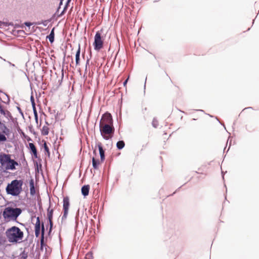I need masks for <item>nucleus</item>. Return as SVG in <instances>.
Masks as SVG:
<instances>
[{
    "label": "nucleus",
    "instance_id": "7",
    "mask_svg": "<svg viewBox=\"0 0 259 259\" xmlns=\"http://www.w3.org/2000/svg\"><path fill=\"white\" fill-rule=\"evenodd\" d=\"M37 143L40 146L41 150L44 149L45 154L48 157H50L51 153L47 142L45 140H42V141H40V139L38 138Z\"/></svg>",
    "mask_w": 259,
    "mask_h": 259
},
{
    "label": "nucleus",
    "instance_id": "50",
    "mask_svg": "<svg viewBox=\"0 0 259 259\" xmlns=\"http://www.w3.org/2000/svg\"><path fill=\"white\" fill-rule=\"evenodd\" d=\"M129 78H130V76H128L127 77V78L123 81V85L124 87H126V84H127V81L129 79Z\"/></svg>",
    "mask_w": 259,
    "mask_h": 259
},
{
    "label": "nucleus",
    "instance_id": "8",
    "mask_svg": "<svg viewBox=\"0 0 259 259\" xmlns=\"http://www.w3.org/2000/svg\"><path fill=\"white\" fill-rule=\"evenodd\" d=\"M101 120V123H109L110 124H113V119L112 115L111 113L107 111L102 115Z\"/></svg>",
    "mask_w": 259,
    "mask_h": 259
},
{
    "label": "nucleus",
    "instance_id": "42",
    "mask_svg": "<svg viewBox=\"0 0 259 259\" xmlns=\"http://www.w3.org/2000/svg\"><path fill=\"white\" fill-rule=\"evenodd\" d=\"M29 187H34V181L32 178L31 177L30 180L29 182Z\"/></svg>",
    "mask_w": 259,
    "mask_h": 259
},
{
    "label": "nucleus",
    "instance_id": "45",
    "mask_svg": "<svg viewBox=\"0 0 259 259\" xmlns=\"http://www.w3.org/2000/svg\"><path fill=\"white\" fill-rule=\"evenodd\" d=\"M16 108L17 110L18 111L19 113L21 114V115L22 117H24V113L22 110H21V108L18 106L16 107Z\"/></svg>",
    "mask_w": 259,
    "mask_h": 259
},
{
    "label": "nucleus",
    "instance_id": "32",
    "mask_svg": "<svg viewBox=\"0 0 259 259\" xmlns=\"http://www.w3.org/2000/svg\"><path fill=\"white\" fill-rule=\"evenodd\" d=\"M28 129L30 132H31L32 134H33L35 136V138H36L37 136L38 135V134L36 132H35L33 127V126L32 125H30L28 126Z\"/></svg>",
    "mask_w": 259,
    "mask_h": 259
},
{
    "label": "nucleus",
    "instance_id": "55",
    "mask_svg": "<svg viewBox=\"0 0 259 259\" xmlns=\"http://www.w3.org/2000/svg\"><path fill=\"white\" fill-rule=\"evenodd\" d=\"M9 22H3V28L4 27H8L9 26Z\"/></svg>",
    "mask_w": 259,
    "mask_h": 259
},
{
    "label": "nucleus",
    "instance_id": "47",
    "mask_svg": "<svg viewBox=\"0 0 259 259\" xmlns=\"http://www.w3.org/2000/svg\"><path fill=\"white\" fill-rule=\"evenodd\" d=\"M17 128V131L19 132L20 134H21L23 132V131L21 129L20 126H19V124H18V125L15 126Z\"/></svg>",
    "mask_w": 259,
    "mask_h": 259
},
{
    "label": "nucleus",
    "instance_id": "48",
    "mask_svg": "<svg viewBox=\"0 0 259 259\" xmlns=\"http://www.w3.org/2000/svg\"><path fill=\"white\" fill-rule=\"evenodd\" d=\"M35 213H36L35 212H33V214H31V221H32L33 220L34 218L36 219L37 217H36Z\"/></svg>",
    "mask_w": 259,
    "mask_h": 259
},
{
    "label": "nucleus",
    "instance_id": "15",
    "mask_svg": "<svg viewBox=\"0 0 259 259\" xmlns=\"http://www.w3.org/2000/svg\"><path fill=\"white\" fill-rule=\"evenodd\" d=\"M71 0H67L66 3H65V4L64 6V8H63V10L61 12V13L60 14H57V17H61L63 15L65 14V13L66 12L69 5H70V3L71 2Z\"/></svg>",
    "mask_w": 259,
    "mask_h": 259
},
{
    "label": "nucleus",
    "instance_id": "33",
    "mask_svg": "<svg viewBox=\"0 0 259 259\" xmlns=\"http://www.w3.org/2000/svg\"><path fill=\"white\" fill-rule=\"evenodd\" d=\"M20 135L23 138L26 139L29 143H30L29 142L32 141L31 138L26 135L24 132L22 133Z\"/></svg>",
    "mask_w": 259,
    "mask_h": 259
},
{
    "label": "nucleus",
    "instance_id": "14",
    "mask_svg": "<svg viewBox=\"0 0 259 259\" xmlns=\"http://www.w3.org/2000/svg\"><path fill=\"white\" fill-rule=\"evenodd\" d=\"M90 187L89 185H84L81 188V194L84 198L89 195Z\"/></svg>",
    "mask_w": 259,
    "mask_h": 259
},
{
    "label": "nucleus",
    "instance_id": "36",
    "mask_svg": "<svg viewBox=\"0 0 259 259\" xmlns=\"http://www.w3.org/2000/svg\"><path fill=\"white\" fill-rule=\"evenodd\" d=\"M30 194L31 196H34L36 195L35 186L30 187Z\"/></svg>",
    "mask_w": 259,
    "mask_h": 259
},
{
    "label": "nucleus",
    "instance_id": "57",
    "mask_svg": "<svg viewBox=\"0 0 259 259\" xmlns=\"http://www.w3.org/2000/svg\"><path fill=\"white\" fill-rule=\"evenodd\" d=\"M31 105H32V110L33 109H36V104H35V103H31Z\"/></svg>",
    "mask_w": 259,
    "mask_h": 259
},
{
    "label": "nucleus",
    "instance_id": "34",
    "mask_svg": "<svg viewBox=\"0 0 259 259\" xmlns=\"http://www.w3.org/2000/svg\"><path fill=\"white\" fill-rule=\"evenodd\" d=\"M7 141V137H4L3 133L0 132V143H4Z\"/></svg>",
    "mask_w": 259,
    "mask_h": 259
},
{
    "label": "nucleus",
    "instance_id": "20",
    "mask_svg": "<svg viewBox=\"0 0 259 259\" xmlns=\"http://www.w3.org/2000/svg\"><path fill=\"white\" fill-rule=\"evenodd\" d=\"M2 131L1 132V133H3L4 135V137H9L11 133V131L9 128L7 127V126L4 124L1 129Z\"/></svg>",
    "mask_w": 259,
    "mask_h": 259
},
{
    "label": "nucleus",
    "instance_id": "22",
    "mask_svg": "<svg viewBox=\"0 0 259 259\" xmlns=\"http://www.w3.org/2000/svg\"><path fill=\"white\" fill-rule=\"evenodd\" d=\"M34 225V230H40L41 227V222L39 217L36 218V222Z\"/></svg>",
    "mask_w": 259,
    "mask_h": 259
},
{
    "label": "nucleus",
    "instance_id": "61",
    "mask_svg": "<svg viewBox=\"0 0 259 259\" xmlns=\"http://www.w3.org/2000/svg\"><path fill=\"white\" fill-rule=\"evenodd\" d=\"M59 1H60V2H59V6L60 7H61L63 5V3L64 0H59Z\"/></svg>",
    "mask_w": 259,
    "mask_h": 259
},
{
    "label": "nucleus",
    "instance_id": "23",
    "mask_svg": "<svg viewBox=\"0 0 259 259\" xmlns=\"http://www.w3.org/2000/svg\"><path fill=\"white\" fill-rule=\"evenodd\" d=\"M125 146V143L123 140H119L116 143V148L118 150L122 149Z\"/></svg>",
    "mask_w": 259,
    "mask_h": 259
},
{
    "label": "nucleus",
    "instance_id": "37",
    "mask_svg": "<svg viewBox=\"0 0 259 259\" xmlns=\"http://www.w3.org/2000/svg\"><path fill=\"white\" fill-rule=\"evenodd\" d=\"M152 125L154 128H157L158 125V121L156 119V118H154L153 119L152 122Z\"/></svg>",
    "mask_w": 259,
    "mask_h": 259
},
{
    "label": "nucleus",
    "instance_id": "29",
    "mask_svg": "<svg viewBox=\"0 0 259 259\" xmlns=\"http://www.w3.org/2000/svg\"><path fill=\"white\" fill-rule=\"evenodd\" d=\"M19 259H27L28 257V252H26L25 250L22 251L19 255Z\"/></svg>",
    "mask_w": 259,
    "mask_h": 259
},
{
    "label": "nucleus",
    "instance_id": "17",
    "mask_svg": "<svg viewBox=\"0 0 259 259\" xmlns=\"http://www.w3.org/2000/svg\"><path fill=\"white\" fill-rule=\"evenodd\" d=\"M80 45L78 44V49L75 54V64L76 65H79L80 63Z\"/></svg>",
    "mask_w": 259,
    "mask_h": 259
},
{
    "label": "nucleus",
    "instance_id": "60",
    "mask_svg": "<svg viewBox=\"0 0 259 259\" xmlns=\"http://www.w3.org/2000/svg\"><path fill=\"white\" fill-rule=\"evenodd\" d=\"M182 187V186L180 187L179 188H178V189H177L172 194L169 195V196H173Z\"/></svg>",
    "mask_w": 259,
    "mask_h": 259
},
{
    "label": "nucleus",
    "instance_id": "12",
    "mask_svg": "<svg viewBox=\"0 0 259 259\" xmlns=\"http://www.w3.org/2000/svg\"><path fill=\"white\" fill-rule=\"evenodd\" d=\"M20 165H21L20 162H18L15 161L14 159L11 158L7 167H6V170H14L16 169V166Z\"/></svg>",
    "mask_w": 259,
    "mask_h": 259
},
{
    "label": "nucleus",
    "instance_id": "26",
    "mask_svg": "<svg viewBox=\"0 0 259 259\" xmlns=\"http://www.w3.org/2000/svg\"><path fill=\"white\" fill-rule=\"evenodd\" d=\"M41 135L43 136H47L49 133V128L46 125H44L41 130Z\"/></svg>",
    "mask_w": 259,
    "mask_h": 259
},
{
    "label": "nucleus",
    "instance_id": "41",
    "mask_svg": "<svg viewBox=\"0 0 259 259\" xmlns=\"http://www.w3.org/2000/svg\"><path fill=\"white\" fill-rule=\"evenodd\" d=\"M9 120H11V122H13V123H14V124H15V126H16V125H18V121H17V118H13V117L12 116V118H10V119H9Z\"/></svg>",
    "mask_w": 259,
    "mask_h": 259
},
{
    "label": "nucleus",
    "instance_id": "9",
    "mask_svg": "<svg viewBox=\"0 0 259 259\" xmlns=\"http://www.w3.org/2000/svg\"><path fill=\"white\" fill-rule=\"evenodd\" d=\"M2 215L6 222L10 221L11 220L12 207H6L3 210Z\"/></svg>",
    "mask_w": 259,
    "mask_h": 259
},
{
    "label": "nucleus",
    "instance_id": "52",
    "mask_svg": "<svg viewBox=\"0 0 259 259\" xmlns=\"http://www.w3.org/2000/svg\"><path fill=\"white\" fill-rule=\"evenodd\" d=\"M41 23H42V25H43L44 26H46L48 24V23L46 20H41Z\"/></svg>",
    "mask_w": 259,
    "mask_h": 259
},
{
    "label": "nucleus",
    "instance_id": "56",
    "mask_svg": "<svg viewBox=\"0 0 259 259\" xmlns=\"http://www.w3.org/2000/svg\"><path fill=\"white\" fill-rule=\"evenodd\" d=\"M215 119H217V120L219 122V123H220L221 125H223V126L225 127V128H226V127H225V125L224 123H222V122H221V121H220V120H219V118H218V117H215Z\"/></svg>",
    "mask_w": 259,
    "mask_h": 259
},
{
    "label": "nucleus",
    "instance_id": "63",
    "mask_svg": "<svg viewBox=\"0 0 259 259\" xmlns=\"http://www.w3.org/2000/svg\"><path fill=\"white\" fill-rule=\"evenodd\" d=\"M34 119H35V121L36 123L37 124H38V117H34Z\"/></svg>",
    "mask_w": 259,
    "mask_h": 259
},
{
    "label": "nucleus",
    "instance_id": "16",
    "mask_svg": "<svg viewBox=\"0 0 259 259\" xmlns=\"http://www.w3.org/2000/svg\"><path fill=\"white\" fill-rule=\"evenodd\" d=\"M55 27H53L50 33V34L47 36L46 38L48 39L51 44H52L55 41Z\"/></svg>",
    "mask_w": 259,
    "mask_h": 259
},
{
    "label": "nucleus",
    "instance_id": "51",
    "mask_svg": "<svg viewBox=\"0 0 259 259\" xmlns=\"http://www.w3.org/2000/svg\"><path fill=\"white\" fill-rule=\"evenodd\" d=\"M61 115V113H59V112H57L56 114L55 115V119L56 120H58L59 119V116Z\"/></svg>",
    "mask_w": 259,
    "mask_h": 259
},
{
    "label": "nucleus",
    "instance_id": "6",
    "mask_svg": "<svg viewBox=\"0 0 259 259\" xmlns=\"http://www.w3.org/2000/svg\"><path fill=\"white\" fill-rule=\"evenodd\" d=\"M11 159V155L9 154H6L5 153H0V164L2 168H4L6 169V167H7Z\"/></svg>",
    "mask_w": 259,
    "mask_h": 259
},
{
    "label": "nucleus",
    "instance_id": "21",
    "mask_svg": "<svg viewBox=\"0 0 259 259\" xmlns=\"http://www.w3.org/2000/svg\"><path fill=\"white\" fill-rule=\"evenodd\" d=\"M40 250L42 251L44 250V247H45L46 252V253H47L48 251V249L51 250V248L47 244H45L44 243V240L40 239Z\"/></svg>",
    "mask_w": 259,
    "mask_h": 259
},
{
    "label": "nucleus",
    "instance_id": "18",
    "mask_svg": "<svg viewBox=\"0 0 259 259\" xmlns=\"http://www.w3.org/2000/svg\"><path fill=\"white\" fill-rule=\"evenodd\" d=\"M92 165L94 169H98L101 161L98 159L93 156L92 158Z\"/></svg>",
    "mask_w": 259,
    "mask_h": 259
},
{
    "label": "nucleus",
    "instance_id": "25",
    "mask_svg": "<svg viewBox=\"0 0 259 259\" xmlns=\"http://www.w3.org/2000/svg\"><path fill=\"white\" fill-rule=\"evenodd\" d=\"M34 165L35 166V173H39V170H41L42 165L41 163L38 164L36 161H34Z\"/></svg>",
    "mask_w": 259,
    "mask_h": 259
},
{
    "label": "nucleus",
    "instance_id": "39",
    "mask_svg": "<svg viewBox=\"0 0 259 259\" xmlns=\"http://www.w3.org/2000/svg\"><path fill=\"white\" fill-rule=\"evenodd\" d=\"M33 24V23H31L29 21H26L24 23V25H25V26L28 27L29 29L30 28V26H32Z\"/></svg>",
    "mask_w": 259,
    "mask_h": 259
},
{
    "label": "nucleus",
    "instance_id": "38",
    "mask_svg": "<svg viewBox=\"0 0 259 259\" xmlns=\"http://www.w3.org/2000/svg\"><path fill=\"white\" fill-rule=\"evenodd\" d=\"M32 157L35 159H38L39 161H41V159H40V157L38 156V151L36 152L35 153H32L31 154Z\"/></svg>",
    "mask_w": 259,
    "mask_h": 259
},
{
    "label": "nucleus",
    "instance_id": "64",
    "mask_svg": "<svg viewBox=\"0 0 259 259\" xmlns=\"http://www.w3.org/2000/svg\"><path fill=\"white\" fill-rule=\"evenodd\" d=\"M1 112H4V108L3 107V106L0 104V113Z\"/></svg>",
    "mask_w": 259,
    "mask_h": 259
},
{
    "label": "nucleus",
    "instance_id": "19",
    "mask_svg": "<svg viewBox=\"0 0 259 259\" xmlns=\"http://www.w3.org/2000/svg\"><path fill=\"white\" fill-rule=\"evenodd\" d=\"M28 149L29 150V153L32 154V153H35L37 151V149L35 146V145L33 143H29L28 146H27Z\"/></svg>",
    "mask_w": 259,
    "mask_h": 259
},
{
    "label": "nucleus",
    "instance_id": "2",
    "mask_svg": "<svg viewBox=\"0 0 259 259\" xmlns=\"http://www.w3.org/2000/svg\"><path fill=\"white\" fill-rule=\"evenodd\" d=\"M24 184L23 180L22 179H15L10 183H8L6 187V192L7 194L14 197L19 196L23 191L22 186Z\"/></svg>",
    "mask_w": 259,
    "mask_h": 259
},
{
    "label": "nucleus",
    "instance_id": "3",
    "mask_svg": "<svg viewBox=\"0 0 259 259\" xmlns=\"http://www.w3.org/2000/svg\"><path fill=\"white\" fill-rule=\"evenodd\" d=\"M99 126L101 135L104 140H108L112 138L115 131L113 124H103L100 121Z\"/></svg>",
    "mask_w": 259,
    "mask_h": 259
},
{
    "label": "nucleus",
    "instance_id": "54",
    "mask_svg": "<svg viewBox=\"0 0 259 259\" xmlns=\"http://www.w3.org/2000/svg\"><path fill=\"white\" fill-rule=\"evenodd\" d=\"M89 62H90V59L89 58L87 59V60L86 61V63H85V71H87V66L88 65H89Z\"/></svg>",
    "mask_w": 259,
    "mask_h": 259
},
{
    "label": "nucleus",
    "instance_id": "5",
    "mask_svg": "<svg viewBox=\"0 0 259 259\" xmlns=\"http://www.w3.org/2000/svg\"><path fill=\"white\" fill-rule=\"evenodd\" d=\"M70 207L69 198L66 196L63 197V215L61 218L62 223L67 219Z\"/></svg>",
    "mask_w": 259,
    "mask_h": 259
},
{
    "label": "nucleus",
    "instance_id": "10",
    "mask_svg": "<svg viewBox=\"0 0 259 259\" xmlns=\"http://www.w3.org/2000/svg\"><path fill=\"white\" fill-rule=\"evenodd\" d=\"M96 147H98L99 154L100 156V161L103 162L105 159V149H104L102 143L98 142L96 145Z\"/></svg>",
    "mask_w": 259,
    "mask_h": 259
},
{
    "label": "nucleus",
    "instance_id": "40",
    "mask_svg": "<svg viewBox=\"0 0 259 259\" xmlns=\"http://www.w3.org/2000/svg\"><path fill=\"white\" fill-rule=\"evenodd\" d=\"M5 62H7L9 65L12 67H15L16 68H17V67L16 66V65L14 64V63H12V62L8 61V60H6L5 59H3L2 58H1Z\"/></svg>",
    "mask_w": 259,
    "mask_h": 259
},
{
    "label": "nucleus",
    "instance_id": "27",
    "mask_svg": "<svg viewBox=\"0 0 259 259\" xmlns=\"http://www.w3.org/2000/svg\"><path fill=\"white\" fill-rule=\"evenodd\" d=\"M40 239L44 240V236H45V224L42 221L41 222V227L40 229Z\"/></svg>",
    "mask_w": 259,
    "mask_h": 259
},
{
    "label": "nucleus",
    "instance_id": "31",
    "mask_svg": "<svg viewBox=\"0 0 259 259\" xmlns=\"http://www.w3.org/2000/svg\"><path fill=\"white\" fill-rule=\"evenodd\" d=\"M3 93L6 97H7V101L6 102V101H3V103H5L7 105H9L10 104V97L6 93L4 92L2 90H0V93Z\"/></svg>",
    "mask_w": 259,
    "mask_h": 259
},
{
    "label": "nucleus",
    "instance_id": "62",
    "mask_svg": "<svg viewBox=\"0 0 259 259\" xmlns=\"http://www.w3.org/2000/svg\"><path fill=\"white\" fill-rule=\"evenodd\" d=\"M33 24L35 25H41V24H42L41 21L33 23Z\"/></svg>",
    "mask_w": 259,
    "mask_h": 259
},
{
    "label": "nucleus",
    "instance_id": "13",
    "mask_svg": "<svg viewBox=\"0 0 259 259\" xmlns=\"http://www.w3.org/2000/svg\"><path fill=\"white\" fill-rule=\"evenodd\" d=\"M51 202L50 199H49V206L47 209V220L48 221H53V214H54V209L51 208Z\"/></svg>",
    "mask_w": 259,
    "mask_h": 259
},
{
    "label": "nucleus",
    "instance_id": "4",
    "mask_svg": "<svg viewBox=\"0 0 259 259\" xmlns=\"http://www.w3.org/2000/svg\"><path fill=\"white\" fill-rule=\"evenodd\" d=\"M101 31H97L94 36L93 46L94 50L97 52H99L104 47V38L101 35Z\"/></svg>",
    "mask_w": 259,
    "mask_h": 259
},
{
    "label": "nucleus",
    "instance_id": "24",
    "mask_svg": "<svg viewBox=\"0 0 259 259\" xmlns=\"http://www.w3.org/2000/svg\"><path fill=\"white\" fill-rule=\"evenodd\" d=\"M0 114L4 115L6 118H7L8 119L12 118V115L11 112L8 110H5L4 109L3 113V112H1Z\"/></svg>",
    "mask_w": 259,
    "mask_h": 259
},
{
    "label": "nucleus",
    "instance_id": "53",
    "mask_svg": "<svg viewBox=\"0 0 259 259\" xmlns=\"http://www.w3.org/2000/svg\"><path fill=\"white\" fill-rule=\"evenodd\" d=\"M30 102H31V103L35 102L34 98L32 95V93H31V95L30 96Z\"/></svg>",
    "mask_w": 259,
    "mask_h": 259
},
{
    "label": "nucleus",
    "instance_id": "49",
    "mask_svg": "<svg viewBox=\"0 0 259 259\" xmlns=\"http://www.w3.org/2000/svg\"><path fill=\"white\" fill-rule=\"evenodd\" d=\"M32 110H33V114H34V117H38V113H37L36 109H33Z\"/></svg>",
    "mask_w": 259,
    "mask_h": 259
},
{
    "label": "nucleus",
    "instance_id": "58",
    "mask_svg": "<svg viewBox=\"0 0 259 259\" xmlns=\"http://www.w3.org/2000/svg\"><path fill=\"white\" fill-rule=\"evenodd\" d=\"M48 237L44 236V243L45 244H47V241H48Z\"/></svg>",
    "mask_w": 259,
    "mask_h": 259
},
{
    "label": "nucleus",
    "instance_id": "44",
    "mask_svg": "<svg viewBox=\"0 0 259 259\" xmlns=\"http://www.w3.org/2000/svg\"><path fill=\"white\" fill-rule=\"evenodd\" d=\"M34 232H35V236L37 238L40 235L41 236L40 230H34Z\"/></svg>",
    "mask_w": 259,
    "mask_h": 259
},
{
    "label": "nucleus",
    "instance_id": "35",
    "mask_svg": "<svg viewBox=\"0 0 259 259\" xmlns=\"http://www.w3.org/2000/svg\"><path fill=\"white\" fill-rule=\"evenodd\" d=\"M48 224L46 226V228L47 229L48 227H49L50 230H53V226H54V223L53 221H48Z\"/></svg>",
    "mask_w": 259,
    "mask_h": 259
},
{
    "label": "nucleus",
    "instance_id": "30",
    "mask_svg": "<svg viewBox=\"0 0 259 259\" xmlns=\"http://www.w3.org/2000/svg\"><path fill=\"white\" fill-rule=\"evenodd\" d=\"M20 160L21 161L23 165H27V162L25 159L24 152H22L20 155Z\"/></svg>",
    "mask_w": 259,
    "mask_h": 259
},
{
    "label": "nucleus",
    "instance_id": "59",
    "mask_svg": "<svg viewBox=\"0 0 259 259\" xmlns=\"http://www.w3.org/2000/svg\"><path fill=\"white\" fill-rule=\"evenodd\" d=\"M4 243V241L3 239V238L0 236V245H2Z\"/></svg>",
    "mask_w": 259,
    "mask_h": 259
},
{
    "label": "nucleus",
    "instance_id": "46",
    "mask_svg": "<svg viewBox=\"0 0 259 259\" xmlns=\"http://www.w3.org/2000/svg\"><path fill=\"white\" fill-rule=\"evenodd\" d=\"M52 231H53V230H50V229H49L48 232V233H47V236L48 238H50V239H51V238H52V235H51V233H52Z\"/></svg>",
    "mask_w": 259,
    "mask_h": 259
},
{
    "label": "nucleus",
    "instance_id": "43",
    "mask_svg": "<svg viewBox=\"0 0 259 259\" xmlns=\"http://www.w3.org/2000/svg\"><path fill=\"white\" fill-rule=\"evenodd\" d=\"M37 203H38V205H39V208L42 209L41 202V199H40V197L39 196H38L37 197Z\"/></svg>",
    "mask_w": 259,
    "mask_h": 259
},
{
    "label": "nucleus",
    "instance_id": "28",
    "mask_svg": "<svg viewBox=\"0 0 259 259\" xmlns=\"http://www.w3.org/2000/svg\"><path fill=\"white\" fill-rule=\"evenodd\" d=\"M75 225L74 227L75 230V237H76L77 235V232H79V230L78 229V226H79V221H78V218L76 216L75 217Z\"/></svg>",
    "mask_w": 259,
    "mask_h": 259
},
{
    "label": "nucleus",
    "instance_id": "1",
    "mask_svg": "<svg viewBox=\"0 0 259 259\" xmlns=\"http://www.w3.org/2000/svg\"><path fill=\"white\" fill-rule=\"evenodd\" d=\"M5 234L8 241L14 244L20 242L24 237L23 232L15 226L7 229Z\"/></svg>",
    "mask_w": 259,
    "mask_h": 259
},
{
    "label": "nucleus",
    "instance_id": "11",
    "mask_svg": "<svg viewBox=\"0 0 259 259\" xmlns=\"http://www.w3.org/2000/svg\"><path fill=\"white\" fill-rule=\"evenodd\" d=\"M22 210L21 208L12 207L11 220L16 221L18 217L21 214Z\"/></svg>",
    "mask_w": 259,
    "mask_h": 259
}]
</instances>
